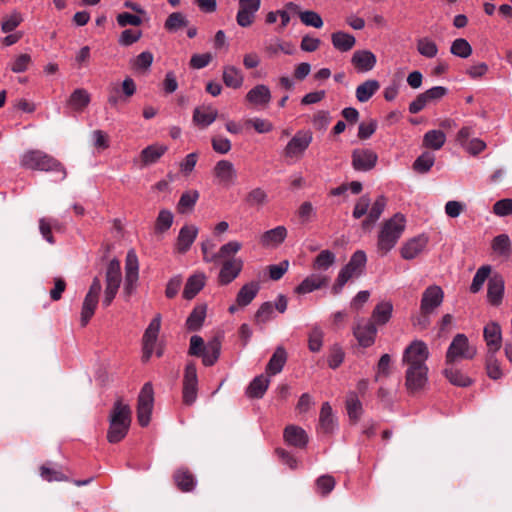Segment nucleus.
<instances>
[{
  "mask_svg": "<svg viewBox=\"0 0 512 512\" xmlns=\"http://www.w3.org/2000/svg\"><path fill=\"white\" fill-rule=\"evenodd\" d=\"M405 226L406 219L401 213H396L381 224L377 238V251L381 256H385L395 247Z\"/></svg>",
  "mask_w": 512,
  "mask_h": 512,
  "instance_id": "2",
  "label": "nucleus"
},
{
  "mask_svg": "<svg viewBox=\"0 0 512 512\" xmlns=\"http://www.w3.org/2000/svg\"><path fill=\"white\" fill-rule=\"evenodd\" d=\"M427 238L423 235L409 240L401 249V255L406 260L417 257L425 248Z\"/></svg>",
  "mask_w": 512,
  "mask_h": 512,
  "instance_id": "28",
  "label": "nucleus"
},
{
  "mask_svg": "<svg viewBox=\"0 0 512 512\" xmlns=\"http://www.w3.org/2000/svg\"><path fill=\"white\" fill-rule=\"evenodd\" d=\"M238 4L237 24L244 28L251 26L255 20L256 13L260 9L261 0H238Z\"/></svg>",
  "mask_w": 512,
  "mask_h": 512,
  "instance_id": "13",
  "label": "nucleus"
},
{
  "mask_svg": "<svg viewBox=\"0 0 512 512\" xmlns=\"http://www.w3.org/2000/svg\"><path fill=\"white\" fill-rule=\"evenodd\" d=\"M245 99L253 106L265 107L271 101V92L268 86L258 84L246 94Z\"/></svg>",
  "mask_w": 512,
  "mask_h": 512,
  "instance_id": "22",
  "label": "nucleus"
},
{
  "mask_svg": "<svg viewBox=\"0 0 512 512\" xmlns=\"http://www.w3.org/2000/svg\"><path fill=\"white\" fill-rule=\"evenodd\" d=\"M434 163V155L430 152H424L414 162L413 169L419 173L427 172Z\"/></svg>",
  "mask_w": 512,
  "mask_h": 512,
  "instance_id": "56",
  "label": "nucleus"
},
{
  "mask_svg": "<svg viewBox=\"0 0 512 512\" xmlns=\"http://www.w3.org/2000/svg\"><path fill=\"white\" fill-rule=\"evenodd\" d=\"M22 22V17L19 13L14 12L10 16L3 19L1 29L4 33L12 32Z\"/></svg>",
  "mask_w": 512,
  "mask_h": 512,
  "instance_id": "63",
  "label": "nucleus"
},
{
  "mask_svg": "<svg viewBox=\"0 0 512 512\" xmlns=\"http://www.w3.org/2000/svg\"><path fill=\"white\" fill-rule=\"evenodd\" d=\"M198 198H199V193L196 190H190V191L184 192L181 195L180 200L178 202V206H177L178 212L181 214L190 212L193 209V207L195 206Z\"/></svg>",
  "mask_w": 512,
  "mask_h": 512,
  "instance_id": "47",
  "label": "nucleus"
},
{
  "mask_svg": "<svg viewBox=\"0 0 512 512\" xmlns=\"http://www.w3.org/2000/svg\"><path fill=\"white\" fill-rule=\"evenodd\" d=\"M490 273H491V266L490 265H483L481 266L475 273L474 277H473V280H472V283H471V286H470V291L472 293H477L479 292L485 281L489 278L490 276Z\"/></svg>",
  "mask_w": 512,
  "mask_h": 512,
  "instance_id": "48",
  "label": "nucleus"
},
{
  "mask_svg": "<svg viewBox=\"0 0 512 512\" xmlns=\"http://www.w3.org/2000/svg\"><path fill=\"white\" fill-rule=\"evenodd\" d=\"M346 409L349 418L358 421L362 413V404L355 394H351L346 400Z\"/></svg>",
  "mask_w": 512,
  "mask_h": 512,
  "instance_id": "53",
  "label": "nucleus"
},
{
  "mask_svg": "<svg viewBox=\"0 0 512 512\" xmlns=\"http://www.w3.org/2000/svg\"><path fill=\"white\" fill-rule=\"evenodd\" d=\"M102 290L100 279L95 277L90 285L88 293L86 294L81 310V326L85 327L90 319L93 317L96 307L99 302V295Z\"/></svg>",
  "mask_w": 512,
  "mask_h": 512,
  "instance_id": "8",
  "label": "nucleus"
},
{
  "mask_svg": "<svg viewBox=\"0 0 512 512\" xmlns=\"http://www.w3.org/2000/svg\"><path fill=\"white\" fill-rule=\"evenodd\" d=\"M198 234V229L194 225L183 226L177 238L176 249L179 253H186L193 242L195 241Z\"/></svg>",
  "mask_w": 512,
  "mask_h": 512,
  "instance_id": "23",
  "label": "nucleus"
},
{
  "mask_svg": "<svg viewBox=\"0 0 512 512\" xmlns=\"http://www.w3.org/2000/svg\"><path fill=\"white\" fill-rule=\"evenodd\" d=\"M446 141V135L440 130H431L424 135L423 143L426 147L439 149Z\"/></svg>",
  "mask_w": 512,
  "mask_h": 512,
  "instance_id": "49",
  "label": "nucleus"
},
{
  "mask_svg": "<svg viewBox=\"0 0 512 512\" xmlns=\"http://www.w3.org/2000/svg\"><path fill=\"white\" fill-rule=\"evenodd\" d=\"M243 268V261L240 258L226 259L219 272L218 281L221 285L231 283L240 274Z\"/></svg>",
  "mask_w": 512,
  "mask_h": 512,
  "instance_id": "17",
  "label": "nucleus"
},
{
  "mask_svg": "<svg viewBox=\"0 0 512 512\" xmlns=\"http://www.w3.org/2000/svg\"><path fill=\"white\" fill-rule=\"evenodd\" d=\"M269 386V379L264 375L255 377L246 389L250 398H262Z\"/></svg>",
  "mask_w": 512,
  "mask_h": 512,
  "instance_id": "41",
  "label": "nucleus"
},
{
  "mask_svg": "<svg viewBox=\"0 0 512 512\" xmlns=\"http://www.w3.org/2000/svg\"><path fill=\"white\" fill-rule=\"evenodd\" d=\"M268 201L267 193L260 187L252 189L245 197V202L251 206H262Z\"/></svg>",
  "mask_w": 512,
  "mask_h": 512,
  "instance_id": "51",
  "label": "nucleus"
},
{
  "mask_svg": "<svg viewBox=\"0 0 512 512\" xmlns=\"http://www.w3.org/2000/svg\"><path fill=\"white\" fill-rule=\"evenodd\" d=\"M428 348L422 341H413L403 353L402 361L407 365L406 387L410 393L422 389L427 381Z\"/></svg>",
  "mask_w": 512,
  "mask_h": 512,
  "instance_id": "1",
  "label": "nucleus"
},
{
  "mask_svg": "<svg viewBox=\"0 0 512 512\" xmlns=\"http://www.w3.org/2000/svg\"><path fill=\"white\" fill-rule=\"evenodd\" d=\"M90 103V94L83 88L75 89L68 99V105L75 111H83Z\"/></svg>",
  "mask_w": 512,
  "mask_h": 512,
  "instance_id": "40",
  "label": "nucleus"
},
{
  "mask_svg": "<svg viewBox=\"0 0 512 512\" xmlns=\"http://www.w3.org/2000/svg\"><path fill=\"white\" fill-rule=\"evenodd\" d=\"M335 428V418L332 413V408L328 402L322 404L319 415L318 431L322 434H330Z\"/></svg>",
  "mask_w": 512,
  "mask_h": 512,
  "instance_id": "31",
  "label": "nucleus"
},
{
  "mask_svg": "<svg viewBox=\"0 0 512 512\" xmlns=\"http://www.w3.org/2000/svg\"><path fill=\"white\" fill-rule=\"evenodd\" d=\"M154 392L151 383H145L138 396L137 419L142 427L150 422L153 409Z\"/></svg>",
  "mask_w": 512,
  "mask_h": 512,
  "instance_id": "9",
  "label": "nucleus"
},
{
  "mask_svg": "<svg viewBox=\"0 0 512 512\" xmlns=\"http://www.w3.org/2000/svg\"><path fill=\"white\" fill-rule=\"evenodd\" d=\"M110 423L130 426L131 423V409L129 405L123 404L122 400H117L114 403L113 409L110 414Z\"/></svg>",
  "mask_w": 512,
  "mask_h": 512,
  "instance_id": "25",
  "label": "nucleus"
},
{
  "mask_svg": "<svg viewBox=\"0 0 512 512\" xmlns=\"http://www.w3.org/2000/svg\"><path fill=\"white\" fill-rule=\"evenodd\" d=\"M206 316V306L199 305L196 306L189 317L187 318L186 325L189 330L197 331L202 326L204 319Z\"/></svg>",
  "mask_w": 512,
  "mask_h": 512,
  "instance_id": "46",
  "label": "nucleus"
},
{
  "mask_svg": "<svg viewBox=\"0 0 512 512\" xmlns=\"http://www.w3.org/2000/svg\"><path fill=\"white\" fill-rule=\"evenodd\" d=\"M20 165L23 168L40 171H55L61 173L60 180L66 177V171L63 165L40 150H30L25 152L20 160Z\"/></svg>",
  "mask_w": 512,
  "mask_h": 512,
  "instance_id": "3",
  "label": "nucleus"
},
{
  "mask_svg": "<svg viewBox=\"0 0 512 512\" xmlns=\"http://www.w3.org/2000/svg\"><path fill=\"white\" fill-rule=\"evenodd\" d=\"M284 439L287 444L304 448L308 443V436L304 429L295 425H288L284 430Z\"/></svg>",
  "mask_w": 512,
  "mask_h": 512,
  "instance_id": "24",
  "label": "nucleus"
},
{
  "mask_svg": "<svg viewBox=\"0 0 512 512\" xmlns=\"http://www.w3.org/2000/svg\"><path fill=\"white\" fill-rule=\"evenodd\" d=\"M173 480L182 492L192 491L196 484L193 474L187 468L177 469L173 474Z\"/></svg>",
  "mask_w": 512,
  "mask_h": 512,
  "instance_id": "30",
  "label": "nucleus"
},
{
  "mask_svg": "<svg viewBox=\"0 0 512 512\" xmlns=\"http://www.w3.org/2000/svg\"><path fill=\"white\" fill-rule=\"evenodd\" d=\"M376 56L369 50H357L353 53L351 63L358 72H368L376 65Z\"/></svg>",
  "mask_w": 512,
  "mask_h": 512,
  "instance_id": "19",
  "label": "nucleus"
},
{
  "mask_svg": "<svg viewBox=\"0 0 512 512\" xmlns=\"http://www.w3.org/2000/svg\"><path fill=\"white\" fill-rule=\"evenodd\" d=\"M371 205V199L368 195H362L356 202L355 207L353 209V217L355 219H360L368 212V209Z\"/></svg>",
  "mask_w": 512,
  "mask_h": 512,
  "instance_id": "60",
  "label": "nucleus"
},
{
  "mask_svg": "<svg viewBox=\"0 0 512 512\" xmlns=\"http://www.w3.org/2000/svg\"><path fill=\"white\" fill-rule=\"evenodd\" d=\"M161 327V315L157 314L150 322L143 334V362H147L154 350Z\"/></svg>",
  "mask_w": 512,
  "mask_h": 512,
  "instance_id": "11",
  "label": "nucleus"
},
{
  "mask_svg": "<svg viewBox=\"0 0 512 512\" xmlns=\"http://www.w3.org/2000/svg\"><path fill=\"white\" fill-rule=\"evenodd\" d=\"M300 20L306 26L314 28H321L323 26V20L321 16L314 11H304L300 13Z\"/></svg>",
  "mask_w": 512,
  "mask_h": 512,
  "instance_id": "59",
  "label": "nucleus"
},
{
  "mask_svg": "<svg viewBox=\"0 0 512 512\" xmlns=\"http://www.w3.org/2000/svg\"><path fill=\"white\" fill-rule=\"evenodd\" d=\"M354 337L361 347L367 348L375 343L377 328L372 321H360L353 328Z\"/></svg>",
  "mask_w": 512,
  "mask_h": 512,
  "instance_id": "14",
  "label": "nucleus"
},
{
  "mask_svg": "<svg viewBox=\"0 0 512 512\" xmlns=\"http://www.w3.org/2000/svg\"><path fill=\"white\" fill-rule=\"evenodd\" d=\"M198 376L196 364L189 361L186 364L183 376L182 399L185 405H192L197 399Z\"/></svg>",
  "mask_w": 512,
  "mask_h": 512,
  "instance_id": "7",
  "label": "nucleus"
},
{
  "mask_svg": "<svg viewBox=\"0 0 512 512\" xmlns=\"http://www.w3.org/2000/svg\"><path fill=\"white\" fill-rule=\"evenodd\" d=\"M329 278L321 274H311L305 278L297 287L296 292L298 294L310 293L316 289L326 286Z\"/></svg>",
  "mask_w": 512,
  "mask_h": 512,
  "instance_id": "27",
  "label": "nucleus"
},
{
  "mask_svg": "<svg viewBox=\"0 0 512 512\" xmlns=\"http://www.w3.org/2000/svg\"><path fill=\"white\" fill-rule=\"evenodd\" d=\"M138 273H139L138 257L134 250H129L127 253V256H126L125 276L134 278V277H138Z\"/></svg>",
  "mask_w": 512,
  "mask_h": 512,
  "instance_id": "55",
  "label": "nucleus"
},
{
  "mask_svg": "<svg viewBox=\"0 0 512 512\" xmlns=\"http://www.w3.org/2000/svg\"><path fill=\"white\" fill-rule=\"evenodd\" d=\"M471 135V128L463 127L456 137V142L469 154L475 156L486 148V143L479 138L470 139Z\"/></svg>",
  "mask_w": 512,
  "mask_h": 512,
  "instance_id": "16",
  "label": "nucleus"
},
{
  "mask_svg": "<svg viewBox=\"0 0 512 512\" xmlns=\"http://www.w3.org/2000/svg\"><path fill=\"white\" fill-rule=\"evenodd\" d=\"M223 82L227 87L238 89L244 81L243 73L235 66L228 65L223 68Z\"/></svg>",
  "mask_w": 512,
  "mask_h": 512,
  "instance_id": "36",
  "label": "nucleus"
},
{
  "mask_svg": "<svg viewBox=\"0 0 512 512\" xmlns=\"http://www.w3.org/2000/svg\"><path fill=\"white\" fill-rule=\"evenodd\" d=\"M477 354L476 346L469 342L465 334H456L450 342V362L455 360H471Z\"/></svg>",
  "mask_w": 512,
  "mask_h": 512,
  "instance_id": "6",
  "label": "nucleus"
},
{
  "mask_svg": "<svg viewBox=\"0 0 512 512\" xmlns=\"http://www.w3.org/2000/svg\"><path fill=\"white\" fill-rule=\"evenodd\" d=\"M504 294V279L501 275L495 274L489 278L487 299L490 304L498 306L502 302Z\"/></svg>",
  "mask_w": 512,
  "mask_h": 512,
  "instance_id": "21",
  "label": "nucleus"
},
{
  "mask_svg": "<svg viewBox=\"0 0 512 512\" xmlns=\"http://www.w3.org/2000/svg\"><path fill=\"white\" fill-rule=\"evenodd\" d=\"M352 167L356 171H370L378 161V155L371 149L357 148L352 151Z\"/></svg>",
  "mask_w": 512,
  "mask_h": 512,
  "instance_id": "12",
  "label": "nucleus"
},
{
  "mask_svg": "<svg viewBox=\"0 0 512 512\" xmlns=\"http://www.w3.org/2000/svg\"><path fill=\"white\" fill-rule=\"evenodd\" d=\"M188 24L189 21L182 12H173L167 17L164 28L168 32H176L181 28L187 27Z\"/></svg>",
  "mask_w": 512,
  "mask_h": 512,
  "instance_id": "45",
  "label": "nucleus"
},
{
  "mask_svg": "<svg viewBox=\"0 0 512 512\" xmlns=\"http://www.w3.org/2000/svg\"><path fill=\"white\" fill-rule=\"evenodd\" d=\"M486 370L488 376L493 380H498L502 376L499 362L495 358V353H488L486 360Z\"/></svg>",
  "mask_w": 512,
  "mask_h": 512,
  "instance_id": "58",
  "label": "nucleus"
},
{
  "mask_svg": "<svg viewBox=\"0 0 512 512\" xmlns=\"http://www.w3.org/2000/svg\"><path fill=\"white\" fill-rule=\"evenodd\" d=\"M167 146L161 144H153L147 146L141 151V161L143 165L156 163L167 151Z\"/></svg>",
  "mask_w": 512,
  "mask_h": 512,
  "instance_id": "38",
  "label": "nucleus"
},
{
  "mask_svg": "<svg viewBox=\"0 0 512 512\" xmlns=\"http://www.w3.org/2000/svg\"><path fill=\"white\" fill-rule=\"evenodd\" d=\"M214 175L220 183L231 185L235 183L237 172L234 165L228 160H220L214 167Z\"/></svg>",
  "mask_w": 512,
  "mask_h": 512,
  "instance_id": "20",
  "label": "nucleus"
},
{
  "mask_svg": "<svg viewBox=\"0 0 512 512\" xmlns=\"http://www.w3.org/2000/svg\"><path fill=\"white\" fill-rule=\"evenodd\" d=\"M392 311H393V305L391 302H388V301L380 302L375 306V308L372 312L370 321L375 323V326L376 325H384L390 320V318L392 316Z\"/></svg>",
  "mask_w": 512,
  "mask_h": 512,
  "instance_id": "34",
  "label": "nucleus"
},
{
  "mask_svg": "<svg viewBox=\"0 0 512 512\" xmlns=\"http://www.w3.org/2000/svg\"><path fill=\"white\" fill-rule=\"evenodd\" d=\"M206 276L203 272H197L191 275L184 287L183 297L187 300L193 299L204 287Z\"/></svg>",
  "mask_w": 512,
  "mask_h": 512,
  "instance_id": "26",
  "label": "nucleus"
},
{
  "mask_svg": "<svg viewBox=\"0 0 512 512\" xmlns=\"http://www.w3.org/2000/svg\"><path fill=\"white\" fill-rule=\"evenodd\" d=\"M443 290L436 285L429 286L422 294L420 310L423 313H433L442 303Z\"/></svg>",
  "mask_w": 512,
  "mask_h": 512,
  "instance_id": "15",
  "label": "nucleus"
},
{
  "mask_svg": "<svg viewBox=\"0 0 512 512\" xmlns=\"http://www.w3.org/2000/svg\"><path fill=\"white\" fill-rule=\"evenodd\" d=\"M336 484V481L331 475H322L316 480L317 491L322 496H327L332 492Z\"/></svg>",
  "mask_w": 512,
  "mask_h": 512,
  "instance_id": "57",
  "label": "nucleus"
},
{
  "mask_svg": "<svg viewBox=\"0 0 512 512\" xmlns=\"http://www.w3.org/2000/svg\"><path fill=\"white\" fill-rule=\"evenodd\" d=\"M287 236V229L284 226H277L264 232L260 238L263 247H276L280 245Z\"/></svg>",
  "mask_w": 512,
  "mask_h": 512,
  "instance_id": "29",
  "label": "nucleus"
},
{
  "mask_svg": "<svg viewBox=\"0 0 512 512\" xmlns=\"http://www.w3.org/2000/svg\"><path fill=\"white\" fill-rule=\"evenodd\" d=\"M312 139V132L306 130L298 131L284 148V156L286 158H300L311 144Z\"/></svg>",
  "mask_w": 512,
  "mask_h": 512,
  "instance_id": "10",
  "label": "nucleus"
},
{
  "mask_svg": "<svg viewBox=\"0 0 512 512\" xmlns=\"http://www.w3.org/2000/svg\"><path fill=\"white\" fill-rule=\"evenodd\" d=\"M336 261L335 254L330 250H322L314 259L312 268L318 271H326Z\"/></svg>",
  "mask_w": 512,
  "mask_h": 512,
  "instance_id": "44",
  "label": "nucleus"
},
{
  "mask_svg": "<svg viewBox=\"0 0 512 512\" xmlns=\"http://www.w3.org/2000/svg\"><path fill=\"white\" fill-rule=\"evenodd\" d=\"M120 102H127V100L124 98L122 92H120V87L118 84H111L108 87V98L107 103L113 107L117 108L118 104Z\"/></svg>",
  "mask_w": 512,
  "mask_h": 512,
  "instance_id": "61",
  "label": "nucleus"
},
{
  "mask_svg": "<svg viewBox=\"0 0 512 512\" xmlns=\"http://www.w3.org/2000/svg\"><path fill=\"white\" fill-rule=\"evenodd\" d=\"M217 114V110L211 106L197 107L193 113V122L205 128L215 121Z\"/></svg>",
  "mask_w": 512,
  "mask_h": 512,
  "instance_id": "33",
  "label": "nucleus"
},
{
  "mask_svg": "<svg viewBox=\"0 0 512 512\" xmlns=\"http://www.w3.org/2000/svg\"><path fill=\"white\" fill-rule=\"evenodd\" d=\"M121 283V268L120 262L116 259L108 263L106 269V288L104 292V299L102 305L104 307L110 306L114 300Z\"/></svg>",
  "mask_w": 512,
  "mask_h": 512,
  "instance_id": "5",
  "label": "nucleus"
},
{
  "mask_svg": "<svg viewBox=\"0 0 512 512\" xmlns=\"http://www.w3.org/2000/svg\"><path fill=\"white\" fill-rule=\"evenodd\" d=\"M129 427L130 426L110 423L109 429L107 432L108 442L113 443V444L120 442L127 435Z\"/></svg>",
  "mask_w": 512,
  "mask_h": 512,
  "instance_id": "52",
  "label": "nucleus"
},
{
  "mask_svg": "<svg viewBox=\"0 0 512 512\" xmlns=\"http://www.w3.org/2000/svg\"><path fill=\"white\" fill-rule=\"evenodd\" d=\"M493 212L500 217L512 214V199L506 198L497 201L493 206Z\"/></svg>",
  "mask_w": 512,
  "mask_h": 512,
  "instance_id": "64",
  "label": "nucleus"
},
{
  "mask_svg": "<svg viewBox=\"0 0 512 512\" xmlns=\"http://www.w3.org/2000/svg\"><path fill=\"white\" fill-rule=\"evenodd\" d=\"M259 289L260 285L257 282H249L245 284L237 294V305L240 307H245L250 304L258 294Z\"/></svg>",
  "mask_w": 512,
  "mask_h": 512,
  "instance_id": "37",
  "label": "nucleus"
},
{
  "mask_svg": "<svg viewBox=\"0 0 512 512\" xmlns=\"http://www.w3.org/2000/svg\"><path fill=\"white\" fill-rule=\"evenodd\" d=\"M377 80H366L356 88V98L359 102H367L379 89Z\"/></svg>",
  "mask_w": 512,
  "mask_h": 512,
  "instance_id": "43",
  "label": "nucleus"
},
{
  "mask_svg": "<svg viewBox=\"0 0 512 512\" xmlns=\"http://www.w3.org/2000/svg\"><path fill=\"white\" fill-rule=\"evenodd\" d=\"M366 263L367 256L363 250L354 252L349 262L340 270L332 287L333 293L338 294L351 278L359 277L363 273Z\"/></svg>",
  "mask_w": 512,
  "mask_h": 512,
  "instance_id": "4",
  "label": "nucleus"
},
{
  "mask_svg": "<svg viewBox=\"0 0 512 512\" xmlns=\"http://www.w3.org/2000/svg\"><path fill=\"white\" fill-rule=\"evenodd\" d=\"M286 360L287 353L285 349L282 346L277 347L267 364L266 372L270 375L280 373L286 363Z\"/></svg>",
  "mask_w": 512,
  "mask_h": 512,
  "instance_id": "39",
  "label": "nucleus"
},
{
  "mask_svg": "<svg viewBox=\"0 0 512 512\" xmlns=\"http://www.w3.org/2000/svg\"><path fill=\"white\" fill-rule=\"evenodd\" d=\"M173 223V214L169 210H161L155 222V231L163 233L167 231Z\"/></svg>",
  "mask_w": 512,
  "mask_h": 512,
  "instance_id": "54",
  "label": "nucleus"
},
{
  "mask_svg": "<svg viewBox=\"0 0 512 512\" xmlns=\"http://www.w3.org/2000/svg\"><path fill=\"white\" fill-rule=\"evenodd\" d=\"M418 52L428 58H432L437 53L436 44L426 38L420 39L417 44Z\"/></svg>",
  "mask_w": 512,
  "mask_h": 512,
  "instance_id": "62",
  "label": "nucleus"
},
{
  "mask_svg": "<svg viewBox=\"0 0 512 512\" xmlns=\"http://www.w3.org/2000/svg\"><path fill=\"white\" fill-rule=\"evenodd\" d=\"M331 40L333 46L342 52L351 50L356 43V39L353 35L341 31L333 33Z\"/></svg>",
  "mask_w": 512,
  "mask_h": 512,
  "instance_id": "42",
  "label": "nucleus"
},
{
  "mask_svg": "<svg viewBox=\"0 0 512 512\" xmlns=\"http://www.w3.org/2000/svg\"><path fill=\"white\" fill-rule=\"evenodd\" d=\"M221 352V339L214 337L205 346L202 354V362L205 366H212L216 363Z\"/></svg>",
  "mask_w": 512,
  "mask_h": 512,
  "instance_id": "32",
  "label": "nucleus"
},
{
  "mask_svg": "<svg viewBox=\"0 0 512 512\" xmlns=\"http://www.w3.org/2000/svg\"><path fill=\"white\" fill-rule=\"evenodd\" d=\"M500 325L488 323L483 330V337L488 347V353H496L501 348L502 336Z\"/></svg>",
  "mask_w": 512,
  "mask_h": 512,
  "instance_id": "18",
  "label": "nucleus"
},
{
  "mask_svg": "<svg viewBox=\"0 0 512 512\" xmlns=\"http://www.w3.org/2000/svg\"><path fill=\"white\" fill-rule=\"evenodd\" d=\"M493 252L505 259L512 256V245L511 240L507 234H500L496 236L491 243Z\"/></svg>",
  "mask_w": 512,
  "mask_h": 512,
  "instance_id": "35",
  "label": "nucleus"
},
{
  "mask_svg": "<svg viewBox=\"0 0 512 512\" xmlns=\"http://www.w3.org/2000/svg\"><path fill=\"white\" fill-rule=\"evenodd\" d=\"M450 53L461 58H468L472 54V47L464 38H458L450 46Z\"/></svg>",
  "mask_w": 512,
  "mask_h": 512,
  "instance_id": "50",
  "label": "nucleus"
}]
</instances>
